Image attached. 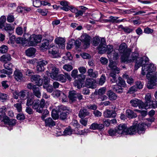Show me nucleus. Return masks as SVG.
I'll return each mask as SVG.
<instances>
[{"label": "nucleus", "mask_w": 157, "mask_h": 157, "mask_svg": "<svg viewBox=\"0 0 157 157\" xmlns=\"http://www.w3.org/2000/svg\"><path fill=\"white\" fill-rule=\"evenodd\" d=\"M155 70L156 67L152 63L146 64L142 67L141 74L143 75L146 74L147 78L149 80L147 87L149 89L153 88L154 86L157 84Z\"/></svg>", "instance_id": "obj_1"}, {"label": "nucleus", "mask_w": 157, "mask_h": 157, "mask_svg": "<svg viewBox=\"0 0 157 157\" xmlns=\"http://www.w3.org/2000/svg\"><path fill=\"white\" fill-rule=\"evenodd\" d=\"M127 46L125 43H122L120 46L119 51L120 53H123L121 59V61L125 63H131L135 60L138 55V53L135 52H131L130 49H127Z\"/></svg>", "instance_id": "obj_2"}, {"label": "nucleus", "mask_w": 157, "mask_h": 157, "mask_svg": "<svg viewBox=\"0 0 157 157\" xmlns=\"http://www.w3.org/2000/svg\"><path fill=\"white\" fill-rule=\"evenodd\" d=\"M45 101L44 99H42L40 101L39 99L35 100L33 102V99L28 98L27 100L26 105L28 106L33 105L32 108L35 110L36 112L40 113H42L43 108L45 105Z\"/></svg>", "instance_id": "obj_3"}, {"label": "nucleus", "mask_w": 157, "mask_h": 157, "mask_svg": "<svg viewBox=\"0 0 157 157\" xmlns=\"http://www.w3.org/2000/svg\"><path fill=\"white\" fill-rule=\"evenodd\" d=\"M146 124L144 123H139L137 126L133 125L130 128H126V135H132L137 132L139 134H141L144 132L145 127Z\"/></svg>", "instance_id": "obj_4"}, {"label": "nucleus", "mask_w": 157, "mask_h": 157, "mask_svg": "<svg viewBox=\"0 0 157 157\" xmlns=\"http://www.w3.org/2000/svg\"><path fill=\"white\" fill-rule=\"evenodd\" d=\"M99 53L103 54L107 52L108 54L110 53L113 50V47L112 45H106L105 40L104 38H101V43L97 47Z\"/></svg>", "instance_id": "obj_5"}, {"label": "nucleus", "mask_w": 157, "mask_h": 157, "mask_svg": "<svg viewBox=\"0 0 157 157\" xmlns=\"http://www.w3.org/2000/svg\"><path fill=\"white\" fill-rule=\"evenodd\" d=\"M48 71H46V74L48 75L49 74L51 77L53 79L56 78L60 72L59 69L56 65L50 64L48 65Z\"/></svg>", "instance_id": "obj_6"}, {"label": "nucleus", "mask_w": 157, "mask_h": 157, "mask_svg": "<svg viewBox=\"0 0 157 157\" xmlns=\"http://www.w3.org/2000/svg\"><path fill=\"white\" fill-rule=\"evenodd\" d=\"M139 54L137 56L135 60H133L132 62L136 61V63L135 66V69L136 70H137L139 67L142 66V65L144 64V61L145 63H146L147 62L148 60V58L147 57H138Z\"/></svg>", "instance_id": "obj_7"}, {"label": "nucleus", "mask_w": 157, "mask_h": 157, "mask_svg": "<svg viewBox=\"0 0 157 157\" xmlns=\"http://www.w3.org/2000/svg\"><path fill=\"white\" fill-rule=\"evenodd\" d=\"M79 71L82 74L79 75V88L84 86V83L86 78V76L84 75L86 71V68L84 67H79Z\"/></svg>", "instance_id": "obj_8"}, {"label": "nucleus", "mask_w": 157, "mask_h": 157, "mask_svg": "<svg viewBox=\"0 0 157 157\" xmlns=\"http://www.w3.org/2000/svg\"><path fill=\"white\" fill-rule=\"evenodd\" d=\"M13 66L12 64L11 63H5L4 64V68L9 70L7 71L4 69L0 70V72L2 73L6 74L8 75H10L12 73V67Z\"/></svg>", "instance_id": "obj_9"}, {"label": "nucleus", "mask_w": 157, "mask_h": 157, "mask_svg": "<svg viewBox=\"0 0 157 157\" xmlns=\"http://www.w3.org/2000/svg\"><path fill=\"white\" fill-rule=\"evenodd\" d=\"M130 103L132 106L134 107L139 106L140 108V106L142 108L145 109H146L147 107V106L144 105V103L141 100L137 99L131 100L130 101Z\"/></svg>", "instance_id": "obj_10"}, {"label": "nucleus", "mask_w": 157, "mask_h": 157, "mask_svg": "<svg viewBox=\"0 0 157 157\" xmlns=\"http://www.w3.org/2000/svg\"><path fill=\"white\" fill-rule=\"evenodd\" d=\"M48 63V62L46 60L40 59L38 61L36 66L37 70L38 71H43L45 68L44 67Z\"/></svg>", "instance_id": "obj_11"}, {"label": "nucleus", "mask_w": 157, "mask_h": 157, "mask_svg": "<svg viewBox=\"0 0 157 157\" xmlns=\"http://www.w3.org/2000/svg\"><path fill=\"white\" fill-rule=\"evenodd\" d=\"M58 51V48L54 45L52 47L50 45L48 49L49 53L52 55L53 58H57L59 57Z\"/></svg>", "instance_id": "obj_12"}, {"label": "nucleus", "mask_w": 157, "mask_h": 157, "mask_svg": "<svg viewBox=\"0 0 157 157\" xmlns=\"http://www.w3.org/2000/svg\"><path fill=\"white\" fill-rule=\"evenodd\" d=\"M91 38L88 35L83 34L80 37V40L83 42L86 46L85 48H87L89 46Z\"/></svg>", "instance_id": "obj_13"}, {"label": "nucleus", "mask_w": 157, "mask_h": 157, "mask_svg": "<svg viewBox=\"0 0 157 157\" xmlns=\"http://www.w3.org/2000/svg\"><path fill=\"white\" fill-rule=\"evenodd\" d=\"M30 79L32 82H35L36 84L38 86H40L43 84V80L39 75L36 74L32 75Z\"/></svg>", "instance_id": "obj_14"}, {"label": "nucleus", "mask_w": 157, "mask_h": 157, "mask_svg": "<svg viewBox=\"0 0 157 157\" xmlns=\"http://www.w3.org/2000/svg\"><path fill=\"white\" fill-rule=\"evenodd\" d=\"M127 126L124 124H119L116 129L118 136L120 135L126 134Z\"/></svg>", "instance_id": "obj_15"}, {"label": "nucleus", "mask_w": 157, "mask_h": 157, "mask_svg": "<svg viewBox=\"0 0 157 157\" xmlns=\"http://www.w3.org/2000/svg\"><path fill=\"white\" fill-rule=\"evenodd\" d=\"M14 77L15 79L18 82L23 81L24 77L22 73L18 69H16L14 72Z\"/></svg>", "instance_id": "obj_16"}, {"label": "nucleus", "mask_w": 157, "mask_h": 157, "mask_svg": "<svg viewBox=\"0 0 157 157\" xmlns=\"http://www.w3.org/2000/svg\"><path fill=\"white\" fill-rule=\"evenodd\" d=\"M71 76L75 80L74 83L75 86H76L77 88L78 89V71L77 69H74L71 72Z\"/></svg>", "instance_id": "obj_17"}, {"label": "nucleus", "mask_w": 157, "mask_h": 157, "mask_svg": "<svg viewBox=\"0 0 157 157\" xmlns=\"http://www.w3.org/2000/svg\"><path fill=\"white\" fill-rule=\"evenodd\" d=\"M89 128L92 130H98L101 131L104 130V126L102 124H98L96 122H95L91 124Z\"/></svg>", "instance_id": "obj_18"}, {"label": "nucleus", "mask_w": 157, "mask_h": 157, "mask_svg": "<svg viewBox=\"0 0 157 157\" xmlns=\"http://www.w3.org/2000/svg\"><path fill=\"white\" fill-rule=\"evenodd\" d=\"M78 97V94L75 90H71L69 91L68 97L70 100L72 102L75 101Z\"/></svg>", "instance_id": "obj_19"}, {"label": "nucleus", "mask_w": 157, "mask_h": 157, "mask_svg": "<svg viewBox=\"0 0 157 157\" xmlns=\"http://www.w3.org/2000/svg\"><path fill=\"white\" fill-rule=\"evenodd\" d=\"M103 115L105 118H114L116 116V113L114 111L106 109L104 111Z\"/></svg>", "instance_id": "obj_20"}, {"label": "nucleus", "mask_w": 157, "mask_h": 157, "mask_svg": "<svg viewBox=\"0 0 157 157\" xmlns=\"http://www.w3.org/2000/svg\"><path fill=\"white\" fill-rule=\"evenodd\" d=\"M3 121L5 124L8 125L10 126L14 125L16 123V120L10 119L7 116H6L4 117Z\"/></svg>", "instance_id": "obj_21"}, {"label": "nucleus", "mask_w": 157, "mask_h": 157, "mask_svg": "<svg viewBox=\"0 0 157 157\" xmlns=\"http://www.w3.org/2000/svg\"><path fill=\"white\" fill-rule=\"evenodd\" d=\"M55 41L59 48H65V40L64 38L62 37H58L55 39Z\"/></svg>", "instance_id": "obj_22"}, {"label": "nucleus", "mask_w": 157, "mask_h": 157, "mask_svg": "<svg viewBox=\"0 0 157 157\" xmlns=\"http://www.w3.org/2000/svg\"><path fill=\"white\" fill-rule=\"evenodd\" d=\"M85 84L87 87L92 89H94L96 86L95 80L91 79H87Z\"/></svg>", "instance_id": "obj_23"}, {"label": "nucleus", "mask_w": 157, "mask_h": 157, "mask_svg": "<svg viewBox=\"0 0 157 157\" xmlns=\"http://www.w3.org/2000/svg\"><path fill=\"white\" fill-rule=\"evenodd\" d=\"M73 43H75V48L77 50L78 48V41L77 40L75 42V41L74 40H71V41H69V42L67 44V45L66 47V48L67 49H71L73 45Z\"/></svg>", "instance_id": "obj_24"}, {"label": "nucleus", "mask_w": 157, "mask_h": 157, "mask_svg": "<svg viewBox=\"0 0 157 157\" xmlns=\"http://www.w3.org/2000/svg\"><path fill=\"white\" fill-rule=\"evenodd\" d=\"M40 88L36 86V85H34L33 88V94L36 97L40 98L41 97V93Z\"/></svg>", "instance_id": "obj_25"}, {"label": "nucleus", "mask_w": 157, "mask_h": 157, "mask_svg": "<svg viewBox=\"0 0 157 157\" xmlns=\"http://www.w3.org/2000/svg\"><path fill=\"white\" fill-rule=\"evenodd\" d=\"M44 121L46 126L51 127L55 126L56 124L55 122L51 117L47 118Z\"/></svg>", "instance_id": "obj_26"}, {"label": "nucleus", "mask_w": 157, "mask_h": 157, "mask_svg": "<svg viewBox=\"0 0 157 157\" xmlns=\"http://www.w3.org/2000/svg\"><path fill=\"white\" fill-rule=\"evenodd\" d=\"M12 58L9 54H4L1 56L0 58V61L2 62L6 63L8 61L11 60Z\"/></svg>", "instance_id": "obj_27"}, {"label": "nucleus", "mask_w": 157, "mask_h": 157, "mask_svg": "<svg viewBox=\"0 0 157 157\" xmlns=\"http://www.w3.org/2000/svg\"><path fill=\"white\" fill-rule=\"evenodd\" d=\"M115 71V70L111 71L110 73L109 76L112 78L110 79V81L112 83H115L117 82V74L119 73H117Z\"/></svg>", "instance_id": "obj_28"}, {"label": "nucleus", "mask_w": 157, "mask_h": 157, "mask_svg": "<svg viewBox=\"0 0 157 157\" xmlns=\"http://www.w3.org/2000/svg\"><path fill=\"white\" fill-rule=\"evenodd\" d=\"M36 51V49L33 47L29 48L25 51L26 55L29 57L34 56Z\"/></svg>", "instance_id": "obj_29"}, {"label": "nucleus", "mask_w": 157, "mask_h": 157, "mask_svg": "<svg viewBox=\"0 0 157 157\" xmlns=\"http://www.w3.org/2000/svg\"><path fill=\"white\" fill-rule=\"evenodd\" d=\"M118 17H117L110 16L109 17L108 20V22H112L113 23H118L123 21L124 20L123 19L122 20H118Z\"/></svg>", "instance_id": "obj_30"}, {"label": "nucleus", "mask_w": 157, "mask_h": 157, "mask_svg": "<svg viewBox=\"0 0 157 157\" xmlns=\"http://www.w3.org/2000/svg\"><path fill=\"white\" fill-rule=\"evenodd\" d=\"M106 94L111 100H115L117 98V96L116 94L111 90L108 91Z\"/></svg>", "instance_id": "obj_31"}, {"label": "nucleus", "mask_w": 157, "mask_h": 157, "mask_svg": "<svg viewBox=\"0 0 157 157\" xmlns=\"http://www.w3.org/2000/svg\"><path fill=\"white\" fill-rule=\"evenodd\" d=\"M109 67L111 71L115 70L116 73H119V69L116 67L115 65V64L113 61H110L109 64Z\"/></svg>", "instance_id": "obj_32"}, {"label": "nucleus", "mask_w": 157, "mask_h": 157, "mask_svg": "<svg viewBox=\"0 0 157 157\" xmlns=\"http://www.w3.org/2000/svg\"><path fill=\"white\" fill-rule=\"evenodd\" d=\"M90 115V113L86 109L83 108L80 109L79 112V117H85Z\"/></svg>", "instance_id": "obj_33"}, {"label": "nucleus", "mask_w": 157, "mask_h": 157, "mask_svg": "<svg viewBox=\"0 0 157 157\" xmlns=\"http://www.w3.org/2000/svg\"><path fill=\"white\" fill-rule=\"evenodd\" d=\"M87 73L89 76L93 78H96L98 74V72L94 71L92 69H89Z\"/></svg>", "instance_id": "obj_34"}, {"label": "nucleus", "mask_w": 157, "mask_h": 157, "mask_svg": "<svg viewBox=\"0 0 157 157\" xmlns=\"http://www.w3.org/2000/svg\"><path fill=\"white\" fill-rule=\"evenodd\" d=\"M53 79L62 82H65L66 81V79L64 75L62 74L58 75L56 78Z\"/></svg>", "instance_id": "obj_35"}, {"label": "nucleus", "mask_w": 157, "mask_h": 157, "mask_svg": "<svg viewBox=\"0 0 157 157\" xmlns=\"http://www.w3.org/2000/svg\"><path fill=\"white\" fill-rule=\"evenodd\" d=\"M118 81L117 80L116 83L117 84V86H120L123 87H126V85L125 81H124L122 78L119 77L118 78Z\"/></svg>", "instance_id": "obj_36"}, {"label": "nucleus", "mask_w": 157, "mask_h": 157, "mask_svg": "<svg viewBox=\"0 0 157 157\" xmlns=\"http://www.w3.org/2000/svg\"><path fill=\"white\" fill-rule=\"evenodd\" d=\"M101 39L100 40L99 37L98 36H96L94 37L92 39V44L93 45L96 46L101 43Z\"/></svg>", "instance_id": "obj_37"}, {"label": "nucleus", "mask_w": 157, "mask_h": 157, "mask_svg": "<svg viewBox=\"0 0 157 157\" xmlns=\"http://www.w3.org/2000/svg\"><path fill=\"white\" fill-rule=\"evenodd\" d=\"M126 113L129 118H135L137 117L136 114L130 109H127L126 111Z\"/></svg>", "instance_id": "obj_38"}, {"label": "nucleus", "mask_w": 157, "mask_h": 157, "mask_svg": "<svg viewBox=\"0 0 157 157\" xmlns=\"http://www.w3.org/2000/svg\"><path fill=\"white\" fill-rule=\"evenodd\" d=\"M29 94V92L28 91L26 90H23L20 91L18 94V96L19 98L21 99H23L24 98L25 99V97H26V94H27L28 95Z\"/></svg>", "instance_id": "obj_39"}, {"label": "nucleus", "mask_w": 157, "mask_h": 157, "mask_svg": "<svg viewBox=\"0 0 157 157\" xmlns=\"http://www.w3.org/2000/svg\"><path fill=\"white\" fill-rule=\"evenodd\" d=\"M49 45V40L47 39L43 40L42 41V43L41 45V48L45 49H47Z\"/></svg>", "instance_id": "obj_40"}, {"label": "nucleus", "mask_w": 157, "mask_h": 157, "mask_svg": "<svg viewBox=\"0 0 157 157\" xmlns=\"http://www.w3.org/2000/svg\"><path fill=\"white\" fill-rule=\"evenodd\" d=\"M123 78L127 79V82L129 84H131L134 82L133 78L131 77H129L127 74L124 75H123Z\"/></svg>", "instance_id": "obj_41"}, {"label": "nucleus", "mask_w": 157, "mask_h": 157, "mask_svg": "<svg viewBox=\"0 0 157 157\" xmlns=\"http://www.w3.org/2000/svg\"><path fill=\"white\" fill-rule=\"evenodd\" d=\"M28 44L31 46L36 45V42L34 40L33 35H32L30 36L28 40Z\"/></svg>", "instance_id": "obj_42"}, {"label": "nucleus", "mask_w": 157, "mask_h": 157, "mask_svg": "<svg viewBox=\"0 0 157 157\" xmlns=\"http://www.w3.org/2000/svg\"><path fill=\"white\" fill-rule=\"evenodd\" d=\"M69 113L67 111H64L61 113L59 115V118L62 120H64L67 118Z\"/></svg>", "instance_id": "obj_43"}, {"label": "nucleus", "mask_w": 157, "mask_h": 157, "mask_svg": "<svg viewBox=\"0 0 157 157\" xmlns=\"http://www.w3.org/2000/svg\"><path fill=\"white\" fill-rule=\"evenodd\" d=\"M4 29L6 31H11L14 29V25L13 24H6L4 26Z\"/></svg>", "instance_id": "obj_44"}, {"label": "nucleus", "mask_w": 157, "mask_h": 157, "mask_svg": "<svg viewBox=\"0 0 157 157\" xmlns=\"http://www.w3.org/2000/svg\"><path fill=\"white\" fill-rule=\"evenodd\" d=\"M6 20V17L5 16H2L0 18V29H2L4 27L5 23Z\"/></svg>", "instance_id": "obj_45"}, {"label": "nucleus", "mask_w": 157, "mask_h": 157, "mask_svg": "<svg viewBox=\"0 0 157 157\" xmlns=\"http://www.w3.org/2000/svg\"><path fill=\"white\" fill-rule=\"evenodd\" d=\"M44 83L43 85V87L44 89H47L49 86L48 83L50 81L49 78L47 76H44Z\"/></svg>", "instance_id": "obj_46"}, {"label": "nucleus", "mask_w": 157, "mask_h": 157, "mask_svg": "<svg viewBox=\"0 0 157 157\" xmlns=\"http://www.w3.org/2000/svg\"><path fill=\"white\" fill-rule=\"evenodd\" d=\"M72 130L70 127L66 128L63 132V135L65 136L70 135L72 134Z\"/></svg>", "instance_id": "obj_47"}, {"label": "nucleus", "mask_w": 157, "mask_h": 157, "mask_svg": "<svg viewBox=\"0 0 157 157\" xmlns=\"http://www.w3.org/2000/svg\"><path fill=\"white\" fill-rule=\"evenodd\" d=\"M52 116L54 120H56L59 117V114L58 113L57 111L53 109L52 110Z\"/></svg>", "instance_id": "obj_48"}, {"label": "nucleus", "mask_w": 157, "mask_h": 157, "mask_svg": "<svg viewBox=\"0 0 157 157\" xmlns=\"http://www.w3.org/2000/svg\"><path fill=\"white\" fill-rule=\"evenodd\" d=\"M145 100L147 103H150L151 101L152 96L151 93H147L146 94L145 97Z\"/></svg>", "instance_id": "obj_49"}, {"label": "nucleus", "mask_w": 157, "mask_h": 157, "mask_svg": "<svg viewBox=\"0 0 157 157\" xmlns=\"http://www.w3.org/2000/svg\"><path fill=\"white\" fill-rule=\"evenodd\" d=\"M109 134V135L111 136H118V135L117 131L116 129H110L108 132Z\"/></svg>", "instance_id": "obj_50"}, {"label": "nucleus", "mask_w": 157, "mask_h": 157, "mask_svg": "<svg viewBox=\"0 0 157 157\" xmlns=\"http://www.w3.org/2000/svg\"><path fill=\"white\" fill-rule=\"evenodd\" d=\"M33 36L36 45L37 43L40 42L41 41L42 38L41 35H33Z\"/></svg>", "instance_id": "obj_51"}, {"label": "nucleus", "mask_w": 157, "mask_h": 157, "mask_svg": "<svg viewBox=\"0 0 157 157\" xmlns=\"http://www.w3.org/2000/svg\"><path fill=\"white\" fill-rule=\"evenodd\" d=\"M31 10L30 8H27L25 7H22L21 6L18 7L17 8V10L18 11L22 12L23 11H26L27 12H28L30 11Z\"/></svg>", "instance_id": "obj_52"}, {"label": "nucleus", "mask_w": 157, "mask_h": 157, "mask_svg": "<svg viewBox=\"0 0 157 157\" xmlns=\"http://www.w3.org/2000/svg\"><path fill=\"white\" fill-rule=\"evenodd\" d=\"M72 66L69 64H66L64 65L63 67V68L68 71H71L73 69Z\"/></svg>", "instance_id": "obj_53"}, {"label": "nucleus", "mask_w": 157, "mask_h": 157, "mask_svg": "<svg viewBox=\"0 0 157 157\" xmlns=\"http://www.w3.org/2000/svg\"><path fill=\"white\" fill-rule=\"evenodd\" d=\"M37 11L38 13H41L42 15L43 16H46L47 15L48 12V10L47 9H38Z\"/></svg>", "instance_id": "obj_54"}, {"label": "nucleus", "mask_w": 157, "mask_h": 157, "mask_svg": "<svg viewBox=\"0 0 157 157\" xmlns=\"http://www.w3.org/2000/svg\"><path fill=\"white\" fill-rule=\"evenodd\" d=\"M118 86L117 85H114L113 86L112 88L113 90L116 91L118 93H122L123 92L122 89L121 88H118Z\"/></svg>", "instance_id": "obj_55"}, {"label": "nucleus", "mask_w": 157, "mask_h": 157, "mask_svg": "<svg viewBox=\"0 0 157 157\" xmlns=\"http://www.w3.org/2000/svg\"><path fill=\"white\" fill-rule=\"evenodd\" d=\"M33 5L36 7H40L41 6V1L38 0H33Z\"/></svg>", "instance_id": "obj_56"}, {"label": "nucleus", "mask_w": 157, "mask_h": 157, "mask_svg": "<svg viewBox=\"0 0 157 157\" xmlns=\"http://www.w3.org/2000/svg\"><path fill=\"white\" fill-rule=\"evenodd\" d=\"M8 47L7 46L3 45L0 47V53H4L7 52Z\"/></svg>", "instance_id": "obj_57"}, {"label": "nucleus", "mask_w": 157, "mask_h": 157, "mask_svg": "<svg viewBox=\"0 0 157 157\" xmlns=\"http://www.w3.org/2000/svg\"><path fill=\"white\" fill-rule=\"evenodd\" d=\"M106 80V77L104 75H102L100 78L99 84L101 85H102L105 82Z\"/></svg>", "instance_id": "obj_58"}, {"label": "nucleus", "mask_w": 157, "mask_h": 157, "mask_svg": "<svg viewBox=\"0 0 157 157\" xmlns=\"http://www.w3.org/2000/svg\"><path fill=\"white\" fill-rule=\"evenodd\" d=\"M137 90V87H136V86H133L129 88L128 92V93L132 94L136 91Z\"/></svg>", "instance_id": "obj_59"}, {"label": "nucleus", "mask_w": 157, "mask_h": 157, "mask_svg": "<svg viewBox=\"0 0 157 157\" xmlns=\"http://www.w3.org/2000/svg\"><path fill=\"white\" fill-rule=\"evenodd\" d=\"M82 58L85 59H90L91 58V56L87 53L83 52L80 54Z\"/></svg>", "instance_id": "obj_60"}, {"label": "nucleus", "mask_w": 157, "mask_h": 157, "mask_svg": "<svg viewBox=\"0 0 157 157\" xmlns=\"http://www.w3.org/2000/svg\"><path fill=\"white\" fill-rule=\"evenodd\" d=\"M14 107L17 110V111L20 112L22 110V106L21 103H17L14 105Z\"/></svg>", "instance_id": "obj_61"}, {"label": "nucleus", "mask_w": 157, "mask_h": 157, "mask_svg": "<svg viewBox=\"0 0 157 157\" xmlns=\"http://www.w3.org/2000/svg\"><path fill=\"white\" fill-rule=\"evenodd\" d=\"M7 19L8 22H12L14 21V18L13 15L11 14H9L7 16Z\"/></svg>", "instance_id": "obj_62"}, {"label": "nucleus", "mask_w": 157, "mask_h": 157, "mask_svg": "<svg viewBox=\"0 0 157 157\" xmlns=\"http://www.w3.org/2000/svg\"><path fill=\"white\" fill-rule=\"evenodd\" d=\"M106 90V88L105 87H102L100 89L98 92V96L103 95L104 94Z\"/></svg>", "instance_id": "obj_63"}, {"label": "nucleus", "mask_w": 157, "mask_h": 157, "mask_svg": "<svg viewBox=\"0 0 157 157\" xmlns=\"http://www.w3.org/2000/svg\"><path fill=\"white\" fill-rule=\"evenodd\" d=\"M100 61L102 65H104L108 63V60L107 58L105 57H101L100 58Z\"/></svg>", "instance_id": "obj_64"}]
</instances>
